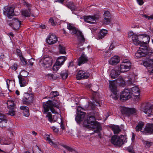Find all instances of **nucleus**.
I'll return each instance as SVG.
<instances>
[{
  "instance_id": "nucleus-19",
  "label": "nucleus",
  "mask_w": 153,
  "mask_h": 153,
  "mask_svg": "<svg viewBox=\"0 0 153 153\" xmlns=\"http://www.w3.org/2000/svg\"><path fill=\"white\" fill-rule=\"evenodd\" d=\"M47 42L49 45H52L56 43L57 41L56 36L54 35H51L47 39Z\"/></svg>"
},
{
  "instance_id": "nucleus-59",
  "label": "nucleus",
  "mask_w": 153,
  "mask_h": 153,
  "mask_svg": "<svg viewBox=\"0 0 153 153\" xmlns=\"http://www.w3.org/2000/svg\"><path fill=\"white\" fill-rule=\"evenodd\" d=\"M134 33L132 32H129L128 33V36L129 37H131V36H133V35Z\"/></svg>"
},
{
  "instance_id": "nucleus-33",
  "label": "nucleus",
  "mask_w": 153,
  "mask_h": 153,
  "mask_svg": "<svg viewBox=\"0 0 153 153\" xmlns=\"http://www.w3.org/2000/svg\"><path fill=\"white\" fill-rule=\"evenodd\" d=\"M111 128L114 134H118L121 131L119 126L117 125H112L111 127Z\"/></svg>"
},
{
  "instance_id": "nucleus-31",
  "label": "nucleus",
  "mask_w": 153,
  "mask_h": 153,
  "mask_svg": "<svg viewBox=\"0 0 153 153\" xmlns=\"http://www.w3.org/2000/svg\"><path fill=\"white\" fill-rule=\"evenodd\" d=\"M138 36L136 34H133L132 37V40L133 43L136 45H138L141 42L138 39Z\"/></svg>"
},
{
  "instance_id": "nucleus-3",
  "label": "nucleus",
  "mask_w": 153,
  "mask_h": 153,
  "mask_svg": "<svg viewBox=\"0 0 153 153\" xmlns=\"http://www.w3.org/2000/svg\"><path fill=\"white\" fill-rule=\"evenodd\" d=\"M43 107L44 112H48L50 109L53 113L54 114L57 113V112L54 108H56L59 109V104L58 103L51 100L44 102Z\"/></svg>"
},
{
  "instance_id": "nucleus-47",
  "label": "nucleus",
  "mask_w": 153,
  "mask_h": 153,
  "mask_svg": "<svg viewBox=\"0 0 153 153\" xmlns=\"http://www.w3.org/2000/svg\"><path fill=\"white\" fill-rule=\"evenodd\" d=\"M62 146L69 151L71 152L74 151L73 149L69 146L64 145H62Z\"/></svg>"
},
{
  "instance_id": "nucleus-40",
  "label": "nucleus",
  "mask_w": 153,
  "mask_h": 153,
  "mask_svg": "<svg viewBox=\"0 0 153 153\" xmlns=\"http://www.w3.org/2000/svg\"><path fill=\"white\" fill-rule=\"evenodd\" d=\"M60 74L63 79H66L68 77V73L67 71L66 70L63 71Z\"/></svg>"
},
{
  "instance_id": "nucleus-11",
  "label": "nucleus",
  "mask_w": 153,
  "mask_h": 153,
  "mask_svg": "<svg viewBox=\"0 0 153 153\" xmlns=\"http://www.w3.org/2000/svg\"><path fill=\"white\" fill-rule=\"evenodd\" d=\"M131 93L128 89H125L120 95L121 100H126L131 98Z\"/></svg>"
},
{
  "instance_id": "nucleus-27",
  "label": "nucleus",
  "mask_w": 153,
  "mask_h": 153,
  "mask_svg": "<svg viewBox=\"0 0 153 153\" xmlns=\"http://www.w3.org/2000/svg\"><path fill=\"white\" fill-rule=\"evenodd\" d=\"M45 139L48 142V143L50 144L53 146L55 147H56L57 146L58 144L59 143L57 142H54L51 139V135H46L45 137Z\"/></svg>"
},
{
  "instance_id": "nucleus-25",
  "label": "nucleus",
  "mask_w": 153,
  "mask_h": 153,
  "mask_svg": "<svg viewBox=\"0 0 153 153\" xmlns=\"http://www.w3.org/2000/svg\"><path fill=\"white\" fill-rule=\"evenodd\" d=\"M143 64L146 68H152L153 67V59H148L143 62Z\"/></svg>"
},
{
  "instance_id": "nucleus-45",
  "label": "nucleus",
  "mask_w": 153,
  "mask_h": 153,
  "mask_svg": "<svg viewBox=\"0 0 153 153\" xmlns=\"http://www.w3.org/2000/svg\"><path fill=\"white\" fill-rule=\"evenodd\" d=\"M103 15L104 18H111V14L108 11H105Z\"/></svg>"
},
{
  "instance_id": "nucleus-26",
  "label": "nucleus",
  "mask_w": 153,
  "mask_h": 153,
  "mask_svg": "<svg viewBox=\"0 0 153 153\" xmlns=\"http://www.w3.org/2000/svg\"><path fill=\"white\" fill-rule=\"evenodd\" d=\"M48 120L51 123L54 122L57 119V115H55L53 116V118L52 117V115L50 112H48L46 116Z\"/></svg>"
},
{
  "instance_id": "nucleus-18",
  "label": "nucleus",
  "mask_w": 153,
  "mask_h": 153,
  "mask_svg": "<svg viewBox=\"0 0 153 153\" xmlns=\"http://www.w3.org/2000/svg\"><path fill=\"white\" fill-rule=\"evenodd\" d=\"M5 11L4 10V13L6 12L7 17L10 19L12 18V17L14 15V8L13 7H9L5 9Z\"/></svg>"
},
{
  "instance_id": "nucleus-10",
  "label": "nucleus",
  "mask_w": 153,
  "mask_h": 153,
  "mask_svg": "<svg viewBox=\"0 0 153 153\" xmlns=\"http://www.w3.org/2000/svg\"><path fill=\"white\" fill-rule=\"evenodd\" d=\"M7 108L9 110V114L12 116L15 115V105L14 102L12 100H9L7 102Z\"/></svg>"
},
{
  "instance_id": "nucleus-52",
  "label": "nucleus",
  "mask_w": 153,
  "mask_h": 153,
  "mask_svg": "<svg viewBox=\"0 0 153 153\" xmlns=\"http://www.w3.org/2000/svg\"><path fill=\"white\" fill-rule=\"evenodd\" d=\"M34 59L33 58H31L28 61V62L30 65L32 66L33 65Z\"/></svg>"
},
{
  "instance_id": "nucleus-23",
  "label": "nucleus",
  "mask_w": 153,
  "mask_h": 153,
  "mask_svg": "<svg viewBox=\"0 0 153 153\" xmlns=\"http://www.w3.org/2000/svg\"><path fill=\"white\" fill-rule=\"evenodd\" d=\"M120 57L118 56H114L110 59L109 63L111 65H115L120 62Z\"/></svg>"
},
{
  "instance_id": "nucleus-62",
  "label": "nucleus",
  "mask_w": 153,
  "mask_h": 153,
  "mask_svg": "<svg viewBox=\"0 0 153 153\" xmlns=\"http://www.w3.org/2000/svg\"><path fill=\"white\" fill-rule=\"evenodd\" d=\"M114 48V45H113V43H112L111 44V45L109 47V49L110 50H112Z\"/></svg>"
},
{
  "instance_id": "nucleus-41",
  "label": "nucleus",
  "mask_w": 153,
  "mask_h": 153,
  "mask_svg": "<svg viewBox=\"0 0 153 153\" xmlns=\"http://www.w3.org/2000/svg\"><path fill=\"white\" fill-rule=\"evenodd\" d=\"M59 93L57 91H52L50 93L49 95V97L52 98L55 97L59 95Z\"/></svg>"
},
{
  "instance_id": "nucleus-24",
  "label": "nucleus",
  "mask_w": 153,
  "mask_h": 153,
  "mask_svg": "<svg viewBox=\"0 0 153 153\" xmlns=\"http://www.w3.org/2000/svg\"><path fill=\"white\" fill-rule=\"evenodd\" d=\"M88 61V57L83 53L81 56L79 58L78 61V65L79 66L81 64L86 62Z\"/></svg>"
},
{
  "instance_id": "nucleus-1",
  "label": "nucleus",
  "mask_w": 153,
  "mask_h": 153,
  "mask_svg": "<svg viewBox=\"0 0 153 153\" xmlns=\"http://www.w3.org/2000/svg\"><path fill=\"white\" fill-rule=\"evenodd\" d=\"M85 126L90 130L94 131V133H98L101 129L100 124L96 121L95 117L93 116H89L87 120L84 123Z\"/></svg>"
},
{
  "instance_id": "nucleus-30",
  "label": "nucleus",
  "mask_w": 153,
  "mask_h": 153,
  "mask_svg": "<svg viewBox=\"0 0 153 153\" xmlns=\"http://www.w3.org/2000/svg\"><path fill=\"white\" fill-rule=\"evenodd\" d=\"M120 71L119 70H112L111 71V76L112 79H114L117 77L120 74Z\"/></svg>"
},
{
  "instance_id": "nucleus-13",
  "label": "nucleus",
  "mask_w": 153,
  "mask_h": 153,
  "mask_svg": "<svg viewBox=\"0 0 153 153\" xmlns=\"http://www.w3.org/2000/svg\"><path fill=\"white\" fill-rule=\"evenodd\" d=\"M24 5L25 6L28 8V9L22 10V14L25 17H29L30 16L31 13L30 8L31 7V5L30 4L27 2H24Z\"/></svg>"
},
{
  "instance_id": "nucleus-38",
  "label": "nucleus",
  "mask_w": 153,
  "mask_h": 153,
  "mask_svg": "<svg viewBox=\"0 0 153 153\" xmlns=\"http://www.w3.org/2000/svg\"><path fill=\"white\" fill-rule=\"evenodd\" d=\"M144 124L143 122L139 123L138 125L136 127L135 129L136 131H141L143 126Z\"/></svg>"
},
{
  "instance_id": "nucleus-54",
  "label": "nucleus",
  "mask_w": 153,
  "mask_h": 153,
  "mask_svg": "<svg viewBox=\"0 0 153 153\" xmlns=\"http://www.w3.org/2000/svg\"><path fill=\"white\" fill-rule=\"evenodd\" d=\"M138 4L140 5H142L144 3L143 0H137Z\"/></svg>"
},
{
  "instance_id": "nucleus-44",
  "label": "nucleus",
  "mask_w": 153,
  "mask_h": 153,
  "mask_svg": "<svg viewBox=\"0 0 153 153\" xmlns=\"http://www.w3.org/2000/svg\"><path fill=\"white\" fill-rule=\"evenodd\" d=\"M61 66L58 64H56V62L55 64L53 66V71H56L58 70Z\"/></svg>"
},
{
  "instance_id": "nucleus-53",
  "label": "nucleus",
  "mask_w": 153,
  "mask_h": 153,
  "mask_svg": "<svg viewBox=\"0 0 153 153\" xmlns=\"http://www.w3.org/2000/svg\"><path fill=\"white\" fill-rule=\"evenodd\" d=\"M18 67V65L16 64H14L11 67V68L12 70H14V71H16Z\"/></svg>"
},
{
  "instance_id": "nucleus-21",
  "label": "nucleus",
  "mask_w": 153,
  "mask_h": 153,
  "mask_svg": "<svg viewBox=\"0 0 153 153\" xmlns=\"http://www.w3.org/2000/svg\"><path fill=\"white\" fill-rule=\"evenodd\" d=\"M145 132L150 134H153V123H147L145 128Z\"/></svg>"
},
{
  "instance_id": "nucleus-42",
  "label": "nucleus",
  "mask_w": 153,
  "mask_h": 153,
  "mask_svg": "<svg viewBox=\"0 0 153 153\" xmlns=\"http://www.w3.org/2000/svg\"><path fill=\"white\" fill-rule=\"evenodd\" d=\"M143 143L144 145L147 148L149 147L153 144V143L151 142L146 140L143 141Z\"/></svg>"
},
{
  "instance_id": "nucleus-58",
  "label": "nucleus",
  "mask_w": 153,
  "mask_h": 153,
  "mask_svg": "<svg viewBox=\"0 0 153 153\" xmlns=\"http://www.w3.org/2000/svg\"><path fill=\"white\" fill-rule=\"evenodd\" d=\"M127 150L130 152H132L133 151V148L131 147H128L127 148Z\"/></svg>"
},
{
  "instance_id": "nucleus-16",
  "label": "nucleus",
  "mask_w": 153,
  "mask_h": 153,
  "mask_svg": "<svg viewBox=\"0 0 153 153\" xmlns=\"http://www.w3.org/2000/svg\"><path fill=\"white\" fill-rule=\"evenodd\" d=\"M33 96L32 94H26L23 99V103L27 104L32 102L33 100Z\"/></svg>"
},
{
  "instance_id": "nucleus-20",
  "label": "nucleus",
  "mask_w": 153,
  "mask_h": 153,
  "mask_svg": "<svg viewBox=\"0 0 153 153\" xmlns=\"http://www.w3.org/2000/svg\"><path fill=\"white\" fill-rule=\"evenodd\" d=\"M18 77L19 80V82L21 87H24L27 85L28 83V79L27 77Z\"/></svg>"
},
{
  "instance_id": "nucleus-34",
  "label": "nucleus",
  "mask_w": 153,
  "mask_h": 153,
  "mask_svg": "<svg viewBox=\"0 0 153 153\" xmlns=\"http://www.w3.org/2000/svg\"><path fill=\"white\" fill-rule=\"evenodd\" d=\"M131 94H133L135 96H137L140 94V91L139 88L137 87H132L131 89Z\"/></svg>"
},
{
  "instance_id": "nucleus-2",
  "label": "nucleus",
  "mask_w": 153,
  "mask_h": 153,
  "mask_svg": "<svg viewBox=\"0 0 153 153\" xmlns=\"http://www.w3.org/2000/svg\"><path fill=\"white\" fill-rule=\"evenodd\" d=\"M109 88L110 90L112 92L113 95L115 96L114 97H113L114 99H117V87L116 85L117 82L121 86H123L125 84V82L122 77H119L116 80V81H109Z\"/></svg>"
},
{
  "instance_id": "nucleus-51",
  "label": "nucleus",
  "mask_w": 153,
  "mask_h": 153,
  "mask_svg": "<svg viewBox=\"0 0 153 153\" xmlns=\"http://www.w3.org/2000/svg\"><path fill=\"white\" fill-rule=\"evenodd\" d=\"M49 22L52 26L55 25V23L54 22L53 19L52 18H50L49 20Z\"/></svg>"
},
{
  "instance_id": "nucleus-35",
  "label": "nucleus",
  "mask_w": 153,
  "mask_h": 153,
  "mask_svg": "<svg viewBox=\"0 0 153 153\" xmlns=\"http://www.w3.org/2000/svg\"><path fill=\"white\" fill-rule=\"evenodd\" d=\"M141 36H143L142 39L143 40L142 42L148 44L149 43L150 39L149 36L146 34Z\"/></svg>"
},
{
  "instance_id": "nucleus-8",
  "label": "nucleus",
  "mask_w": 153,
  "mask_h": 153,
  "mask_svg": "<svg viewBox=\"0 0 153 153\" xmlns=\"http://www.w3.org/2000/svg\"><path fill=\"white\" fill-rule=\"evenodd\" d=\"M39 64L44 68H48L52 64V59L50 57H43L40 60Z\"/></svg>"
},
{
  "instance_id": "nucleus-36",
  "label": "nucleus",
  "mask_w": 153,
  "mask_h": 153,
  "mask_svg": "<svg viewBox=\"0 0 153 153\" xmlns=\"http://www.w3.org/2000/svg\"><path fill=\"white\" fill-rule=\"evenodd\" d=\"M85 116H82V114L78 113L77 116L75 117V120L77 122H80L84 119Z\"/></svg>"
},
{
  "instance_id": "nucleus-37",
  "label": "nucleus",
  "mask_w": 153,
  "mask_h": 153,
  "mask_svg": "<svg viewBox=\"0 0 153 153\" xmlns=\"http://www.w3.org/2000/svg\"><path fill=\"white\" fill-rule=\"evenodd\" d=\"M59 52L61 54H65V48L63 45L60 44L59 45Z\"/></svg>"
},
{
  "instance_id": "nucleus-14",
  "label": "nucleus",
  "mask_w": 153,
  "mask_h": 153,
  "mask_svg": "<svg viewBox=\"0 0 153 153\" xmlns=\"http://www.w3.org/2000/svg\"><path fill=\"white\" fill-rule=\"evenodd\" d=\"M141 110L149 116L153 113V106L147 105L144 107L142 108Z\"/></svg>"
},
{
  "instance_id": "nucleus-63",
  "label": "nucleus",
  "mask_w": 153,
  "mask_h": 153,
  "mask_svg": "<svg viewBox=\"0 0 153 153\" xmlns=\"http://www.w3.org/2000/svg\"><path fill=\"white\" fill-rule=\"evenodd\" d=\"M73 65V62H70L69 64L68 67H72Z\"/></svg>"
},
{
  "instance_id": "nucleus-29",
  "label": "nucleus",
  "mask_w": 153,
  "mask_h": 153,
  "mask_svg": "<svg viewBox=\"0 0 153 153\" xmlns=\"http://www.w3.org/2000/svg\"><path fill=\"white\" fill-rule=\"evenodd\" d=\"M107 33V30L104 29L101 30L98 34V39H102L104 37Z\"/></svg>"
},
{
  "instance_id": "nucleus-7",
  "label": "nucleus",
  "mask_w": 153,
  "mask_h": 153,
  "mask_svg": "<svg viewBox=\"0 0 153 153\" xmlns=\"http://www.w3.org/2000/svg\"><path fill=\"white\" fill-rule=\"evenodd\" d=\"M131 66V64L130 61L127 59H125L120 63L119 68L121 72H124L129 70Z\"/></svg>"
},
{
  "instance_id": "nucleus-56",
  "label": "nucleus",
  "mask_w": 153,
  "mask_h": 153,
  "mask_svg": "<svg viewBox=\"0 0 153 153\" xmlns=\"http://www.w3.org/2000/svg\"><path fill=\"white\" fill-rule=\"evenodd\" d=\"M47 76L49 79H51L53 78V74H48L47 75Z\"/></svg>"
},
{
  "instance_id": "nucleus-39",
  "label": "nucleus",
  "mask_w": 153,
  "mask_h": 153,
  "mask_svg": "<svg viewBox=\"0 0 153 153\" xmlns=\"http://www.w3.org/2000/svg\"><path fill=\"white\" fill-rule=\"evenodd\" d=\"M84 109L80 106H78L77 107V110L78 113H79L82 114V116L85 115V113L83 112Z\"/></svg>"
},
{
  "instance_id": "nucleus-32",
  "label": "nucleus",
  "mask_w": 153,
  "mask_h": 153,
  "mask_svg": "<svg viewBox=\"0 0 153 153\" xmlns=\"http://www.w3.org/2000/svg\"><path fill=\"white\" fill-rule=\"evenodd\" d=\"M67 59V58L65 56H61L58 57L56 62V64H59L62 65Z\"/></svg>"
},
{
  "instance_id": "nucleus-4",
  "label": "nucleus",
  "mask_w": 153,
  "mask_h": 153,
  "mask_svg": "<svg viewBox=\"0 0 153 153\" xmlns=\"http://www.w3.org/2000/svg\"><path fill=\"white\" fill-rule=\"evenodd\" d=\"M147 44L141 42L139 45L140 47L135 54V56L137 58L145 56L148 53Z\"/></svg>"
},
{
  "instance_id": "nucleus-48",
  "label": "nucleus",
  "mask_w": 153,
  "mask_h": 153,
  "mask_svg": "<svg viewBox=\"0 0 153 153\" xmlns=\"http://www.w3.org/2000/svg\"><path fill=\"white\" fill-rule=\"evenodd\" d=\"M142 17H145L146 19H147L148 20H149L150 19H153V14L150 16H148L146 14L142 15Z\"/></svg>"
},
{
  "instance_id": "nucleus-28",
  "label": "nucleus",
  "mask_w": 153,
  "mask_h": 153,
  "mask_svg": "<svg viewBox=\"0 0 153 153\" xmlns=\"http://www.w3.org/2000/svg\"><path fill=\"white\" fill-rule=\"evenodd\" d=\"M20 109L23 111V114L26 117H28L29 115V108L27 106H21Z\"/></svg>"
},
{
  "instance_id": "nucleus-49",
  "label": "nucleus",
  "mask_w": 153,
  "mask_h": 153,
  "mask_svg": "<svg viewBox=\"0 0 153 153\" xmlns=\"http://www.w3.org/2000/svg\"><path fill=\"white\" fill-rule=\"evenodd\" d=\"M20 58L21 62L24 65H26L27 64V62L26 60L22 56Z\"/></svg>"
},
{
  "instance_id": "nucleus-12",
  "label": "nucleus",
  "mask_w": 153,
  "mask_h": 153,
  "mask_svg": "<svg viewBox=\"0 0 153 153\" xmlns=\"http://www.w3.org/2000/svg\"><path fill=\"white\" fill-rule=\"evenodd\" d=\"M89 74L87 72L80 70L78 72L76 78L78 80L87 78L89 76Z\"/></svg>"
},
{
  "instance_id": "nucleus-57",
  "label": "nucleus",
  "mask_w": 153,
  "mask_h": 153,
  "mask_svg": "<svg viewBox=\"0 0 153 153\" xmlns=\"http://www.w3.org/2000/svg\"><path fill=\"white\" fill-rule=\"evenodd\" d=\"M111 53L110 52H109L108 51L106 52V54H105V55L106 56L109 57L111 56Z\"/></svg>"
},
{
  "instance_id": "nucleus-9",
  "label": "nucleus",
  "mask_w": 153,
  "mask_h": 153,
  "mask_svg": "<svg viewBox=\"0 0 153 153\" xmlns=\"http://www.w3.org/2000/svg\"><path fill=\"white\" fill-rule=\"evenodd\" d=\"M136 110L134 108H129L123 107L121 108V112L123 115L129 116L136 113Z\"/></svg>"
},
{
  "instance_id": "nucleus-17",
  "label": "nucleus",
  "mask_w": 153,
  "mask_h": 153,
  "mask_svg": "<svg viewBox=\"0 0 153 153\" xmlns=\"http://www.w3.org/2000/svg\"><path fill=\"white\" fill-rule=\"evenodd\" d=\"M85 22L89 23H95L98 18L95 16H85L84 17Z\"/></svg>"
},
{
  "instance_id": "nucleus-43",
  "label": "nucleus",
  "mask_w": 153,
  "mask_h": 153,
  "mask_svg": "<svg viewBox=\"0 0 153 153\" xmlns=\"http://www.w3.org/2000/svg\"><path fill=\"white\" fill-rule=\"evenodd\" d=\"M27 75L28 73L26 71H22V72L20 73L19 75L18 76V77H22V76H23V78L24 77H27Z\"/></svg>"
},
{
  "instance_id": "nucleus-15",
  "label": "nucleus",
  "mask_w": 153,
  "mask_h": 153,
  "mask_svg": "<svg viewBox=\"0 0 153 153\" xmlns=\"http://www.w3.org/2000/svg\"><path fill=\"white\" fill-rule=\"evenodd\" d=\"M7 119L6 117L4 114L0 113V127L5 128L7 125Z\"/></svg>"
},
{
  "instance_id": "nucleus-61",
  "label": "nucleus",
  "mask_w": 153,
  "mask_h": 153,
  "mask_svg": "<svg viewBox=\"0 0 153 153\" xmlns=\"http://www.w3.org/2000/svg\"><path fill=\"white\" fill-rule=\"evenodd\" d=\"M60 126H61V128H62V129H65V127L64 125L62 123H61L60 124Z\"/></svg>"
},
{
  "instance_id": "nucleus-50",
  "label": "nucleus",
  "mask_w": 153,
  "mask_h": 153,
  "mask_svg": "<svg viewBox=\"0 0 153 153\" xmlns=\"http://www.w3.org/2000/svg\"><path fill=\"white\" fill-rule=\"evenodd\" d=\"M16 51L17 55L19 56L20 57L22 56L21 51L19 49H17L16 50Z\"/></svg>"
},
{
  "instance_id": "nucleus-64",
  "label": "nucleus",
  "mask_w": 153,
  "mask_h": 153,
  "mask_svg": "<svg viewBox=\"0 0 153 153\" xmlns=\"http://www.w3.org/2000/svg\"><path fill=\"white\" fill-rule=\"evenodd\" d=\"M89 105H90L91 106V108L92 109H93L94 108V104L93 103H90L89 104Z\"/></svg>"
},
{
  "instance_id": "nucleus-46",
  "label": "nucleus",
  "mask_w": 153,
  "mask_h": 153,
  "mask_svg": "<svg viewBox=\"0 0 153 153\" xmlns=\"http://www.w3.org/2000/svg\"><path fill=\"white\" fill-rule=\"evenodd\" d=\"M110 19L109 18H104V19L103 21V23L105 24L108 25L110 22Z\"/></svg>"
},
{
  "instance_id": "nucleus-55",
  "label": "nucleus",
  "mask_w": 153,
  "mask_h": 153,
  "mask_svg": "<svg viewBox=\"0 0 153 153\" xmlns=\"http://www.w3.org/2000/svg\"><path fill=\"white\" fill-rule=\"evenodd\" d=\"M51 128L52 129L53 131L54 132H55L57 133L59 131L58 129V128H56L54 126L52 127H51Z\"/></svg>"
},
{
  "instance_id": "nucleus-60",
  "label": "nucleus",
  "mask_w": 153,
  "mask_h": 153,
  "mask_svg": "<svg viewBox=\"0 0 153 153\" xmlns=\"http://www.w3.org/2000/svg\"><path fill=\"white\" fill-rule=\"evenodd\" d=\"M95 102L97 104L96 105V106L99 105L100 106H101L100 104V102L97 101H96V100H95Z\"/></svg>"
},
{
  "instance_id": "nucleus-22",
  "label": "nucleus",
  "mask_w": 153,
  "mask_h": 153,
  "mask_svg": "<svg viewBox=\"0 0 153 153\" xmlns=\"http://www.w3.org/2000/svg\"><path fill=\"white\" fill-rule=\"evenodd\" d=\"M21 24V22L17 18H14L13 19V27L15 30L18 29Z\"/></svg>"
},
{
  "instance_id": "nucleus-5",
  "label": "nucleus",
  "mask_w": 153,
  "mask_h": 153,
  "mask_svg": "<svg viewBox=\"0 0 153 153\" xmlns=\"http://www.w3.org/2000/svg\"><path fill=\"white\" fill-rule=\"evenodd\" d=\"M126 140V137L124 135H120L117 137L115 135L112 137L111 142L115 145L120 146L125 143Z\"/></svg>"
},
{
  "instance_id": "nucleus-6",
  "label": "nucleus",
  "mask_w": 153,
  "mask_h": 153,
  "mask_svg": "<svg viewBox=\"0 0 153 153\" xmlns=\"http://www.w3.org/2000/svg\"><path fill=\"white\" fill-rule=\"evenodd\" d=\"M67 28L70 30V33L72 34H76L79 37L81 42H84L85 41V39L82 35V32L81 31L77 30L75 27L72 26L70 24L68 25Z\"/></svg>"
}]
</instances>
